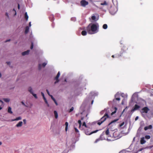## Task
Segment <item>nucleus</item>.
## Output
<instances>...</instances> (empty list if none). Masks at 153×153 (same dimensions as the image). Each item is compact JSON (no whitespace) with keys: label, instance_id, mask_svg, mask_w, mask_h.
Wrapping results in <instances>:
<instances>
[{"label":"nucleus","instance_id":"1","mask_svg":"<svg viewBox=\"0 0 153 153\" xmlns=\"http://www.w3.org/2000/svg\"><path fill=\"white\" fill-rule=\"evenodd\" d=\"M99 25L98 24H92L91 26L88 25L86 27V30L89 34L96 33L98 31Z\"/></svg>","mask_w":153,"mask_h":153},{"label":"nucleus","instance_id":"2","mask_svg":"<svg viewBox=\"0 0 153 153\" xmlns=\"http://www.w3.org/2000/svg\"><path fill=\"white\" fill-rule=\"evenodd\" d=\"M109 116L108 115V114L107 113H105L104 116L101 118L100 119V121H102L103 122L105 121L106 120L107 118H109Z\"/></svg>","mask_w":153,"mask_h":153},{"label":"nucleus","instance_id":"3","mask_svg":"<svg viewBox=\"0 0 153 153\" xmlns=\"http://www.w3.org/2000/svg\"><path fill=\"white\" fill-rule=\"evenodd\" d=\"M80 4L82 6L84 7L88 4V2L85 0H82L80 1Z\"/></svg>","mask_w":153,"mask_h":153},{"label":"nucleus","instance_id":"4","mask_svg":"<svg viewBox=\"0 0 153 153\" xmlns=\"http://www.w3.org/2000/svg\"><path fill=\"white\" fill-rule=\"evenodd\" d=\"M60 75V73L59 71L58 72L56 76L55 77L54 79L55 80H56V81L54 82V84H56L57 83H58L59 81V77Z\"/></svg>","mask_w":153,"mask_h":153},{"label":"nucleus","instance_id":"5","mask_svg":"<svg viewBox=\"0 0 153 153\" xmlns=\"http://www.w3.org/2000/svg\"><path fill=\"white\" fill-rule=\"evenodd\" d=\"M140 108V106L137 105V104H135L134 107L131 110V111L133 112L136 110L139 109Z\"/></svg>","mask_w":153,"mask_h":153},{"label":"nucleus","instance_id":"6","mask_svg":"<svg viewBox=\"0 0 153 153\" xmlns=\"http://www.w3.org/2000/svg\"><path fill=\"white\" fill-rule=\"evenodd\" d=\"M113 137L116 140L120 138V136L117 132H114L113 134Z\"/></svg>","mask_w":153,"mask_h":153},{"label":"nucleus","instance_id":"7","mask_svg":"<svg viewBox=\"0 0 153 153\" xmlns=\"http://www.w3.org/2000/svg\"><path fill=\"white\" fill-rule=\"evenodd\" d=\"M124 51L123 50H121V51L119 53H117L115 55V57L118 58L123 55V54Z\"/></svg>","mask_w":153,"mask_h":153},{"label":"nucleus","instance_id":"8","mask_svg":"<svg viewBox=\"0 0 153 153\" xmlns=\"http://www.w3.org/2000/svg\"><path fill=\"white\" fill-rule=\"evenodd\" d=\"M142 110L143 111L142 112L147 113L149 110V109L147 107H145L142 109Z\"/></svg>","mask_w":153,"mask_h":153},{"label":"nucleus","instance_id":"9","mask_svg":"<svg viewBox=\"0 0 153 153\" xmlns=\"http://www.w3.org/2000/svg\"><path fill=\"white\" fill-rule=\"evenodd\" d=\"M98 130H96V131H93L91 132H89V131H85V134L87 135H91L94 133H96L97 131H98Z\"/></svg>","mask_w":153,"mask_h":153},{"label":"nucleus","instance_id":"10","mask_svg":"<svg viewBox=\"0 0 153 153\" xmlns=\"http://www.w3.org/2000/svg\"><path fill=\"white\" fill-rule=\"evenodd\" d=\"M146 142V141L144 139V137H142L141 138L140 140V143L141 144H143Z\"/></svg>","mask_w":153,"mask_h":153},{"label":"nucleus","instance_id":"11","mask_svg":"<svg viewBox=\"0 0 153 153\" xmlns=\"http://www.w3.org/2000/svg\"><path fill=\"white\" fill-rule=\"evenodd\" d=\"M152 128V126L151 125H150L148 126H146L144 128V129L145 131H146L148 129H151Z\"/></svg>","mask_w":153,"mask_h":153},{"label":"nucleus","instance_id":"12","mask_svg":"<svg viewBox=\"0 0 153 153\" xmlns=\"http://www.w3.org/2000/svg\"><path fill=\"white\" fill-rule=\"evenodd\" d=\"M28 90V91H29V92L31 94L33 95V96H36V94H33L32 88H31V87H30L29 88Z\"/></svg>","mask_w":153,"mask_h":153},{"label":"nucleus","instance_id":"13","mask_svg":"<svg viewBox=\"0 0 153 153\" xmlns=\"http://www.w3.org/2000/svg\"><path fill=\"white\" fill-rule=\"evenodd\" d=\"M125 94L120 91L118 92L115 94V96H125Z\"/></svg>","mask_w":153,"mask_h":153},{"label":"nucleus","instance_id":"14","mask_svg":"<svg viewBox=\"0 0 153 153\" xmlns=\"http://www.w3.org/2000/svg\"><path fill=\"white\" fill-rule=\"evenodd\" d=\"M30 52V50H27L26 51L23 52L22 53V56H25L26 55H28Z\"/></svg>","mask_w":153,"mask_h":153},{"label":"nucleus","instance_id":"15","mask_svg":"<svg viewBox=\"0 0 153 153\" xmlns=\"http://www.w3.org/2000/svg\"><path fill=\"white\" fill-rule=\"evenodd\" d=\"M22 125V121H20L16 125V126L17 127H21Z\"/></svg>","mask_w":153,"mask_h":153},{"label":"nucleus","instance_id":"16","mask_svg":"<svg viewBox=\"0 0 153 153\" xmlns=\"http://www.w3.org/2000/svg\"><path fill=\"white\" fill-rule=\"evenodd\" d=\"M90 94L91 96H97L98 95V94L97 92H91L90 93Z\"/></svg>","mask_w":153,"mask_h":153},{"label":"nucleus","instance_id":"17","mask_svg":"<svg viewBox=\"0 0 153 153\" xmlns=\"http://www.w3.org/2000/svg\"><path fill=\"white\" fill-rule=\"evenodd\" d=\"M11 108L10 107H8L7 112L8 113L12 114L13 113V112L12 111Z\"/></svg>","mask_w":153,"mask_h":153},{"label":"nucleus","instance_id":"18","mask_svg":"<svg viewBox=\"0 0 153 153\" xmlns=\"http://www.w3.org/2000/svg\"><path fill=\"white\" fill-rule=\"evenodd\" d=\"M29 28L28 26H26L25 28V34L27 33L29 30Z\"/></svg>","mask_w":153,"mask_h":153},{"label":"nucleus","instance_id":"19","mask_svg":"<svg viewBox=\"0 0 153 153\" xmlns=\"http://www.w3.org/2000/svg\"><path fill=\"white\" fill-rule=\"evenodd\" d=\"M54 114L55 117V118L57 119L58 117V115L57 111H54Z\"/></svg>","mask_w":153,"mask_h":153},{"label":"nucleus","instance_id":"20","mask_svg":"<svg viewBox=\"0 0 153 153\" xmlns=\"http://www.w3.org/2000/svg\"><path fill=\"white\" fill-rule=\"evenodd\" d=\"M109 130L108 128H107L106 131L105 132V134L108 137L109 136Z\"/></svg>","mask_w":153,"mask_h":153},{"label":"nucleus","instance_id":"21","mask_svg":"<svg viewBox=\"0 0 153 153\" xmlns=\"http://www.w3.org/2000/svg\"><path fill=\"white\" fill-rule=\"evenodd\" d=\"M43 97L45 103L49 107V105L48 104V102L47 100L45 97V96H43Z\"/></svg>","mask_w":153,"mask_h":153},{"label":"nucleus","instance_id":"22","mask_svg":"<svg viewBox=\"0 0 153 153\" xmlns=\"http://www.w3.org/2000/svg\"><path fill=\"white\" fill-rule=\"evenodd\" d=\"M87 32L85 30H83L82 31L81 34L83 36H85L87 34Z\"/></svg>","mask_w":153,"mask_h":153},{"label":"nucleus","instance_id":"23","mask_svg":"<svg viewBox=\"0 0 153 153\" xmlns=\"http://www.w3.org/2000/svg\"><path fill=\"white\" fill-rule=\"evenodd\" d=\"M52 99L54 101V102L55 103L56 105H58V103L55 100V99L53 98V96H51Z\"/></svg>","mask_w":153,"mask_h":153},{"label":"nucleus","instance_id":"24","mask_svg":"<svg viewBox=\"0 0 153 153\" xmlns=\"http://www.w3.org/2000/svg\"><path fill=\"white\" fill-rule=\"evenodd\" d=\"M65 130L66 131H67L68 130V124L67 122H66L65 123Z\"/></svg>","mask_w":153,"mask_h":153},{"label":"nucleus","instance_id":"25","mask_svg":"<svg viewBox=\"0 0 153 153\" xmlns=\"http://www.w3.org/2000/svg\"><path fill=\"white\" fill-rule=\"evenodd\" d=\"M25 19L26 21H27L28 18V16L27 15V12H26L25 15Z\"/></svg>","mask_w":153,"mask_h":153},{"label":"nucleus","instance_id":"26","mask_svg":"<svg viewBox=\"0 0 153 153\" xmlns=\"http://www.w3.org/2000/svg\"><path fill=\"white\" fill-rule=\"evenodd\" d=\"M100 4L102 5H107L108 4L106 1H104L103 3H101Z\"/></svg>","mask_w":153,"mask_h":153},{"label":"nucleus","instance_id":"27","mask_svg":"<svg viewBox=\"0 0 153 153\" xmlns=\"http://www.w3.org/2000/svg\"><path fill=\"white\" fill-rule=\"evenodd\" d=\"M3 100L6 102H8L10 101V100L8 98H4Z\"/></svg>","mask_w":153,"mask_h":153},{"label":"nucleus","instance_id":"28","mask_svg":"<svg viewBox=\"0 0 153 153\" xmlns=\"http://www.w3.org/2000/svg\"><path fill=\"white\" fill-rule=\"evenodd\" d=\"M103 28L104 29H106L107 28V25L106 24H104L103 25Z\"/></svg>","mask_w":153,"mask_h":153},{"label":"nucleus","instance_id":"29","mask_svg":"<svg viewBox=\"0 0 153 153\" xmlns=\"http://www.w3.org/2000/svg\"><path fill=\"white\" fill-rule=\"evenodd\" d=\"M21 117H17L15 120H13V121L18 120L21 119Z\"/></svg>","mask_w":153,"mask_h":153},{"label":"nucleus","instance_id":"30","mask_svg":"<svg viewBox=\"0 0 153 153\" xmlns=\"http://www.w3.org/2000/svg\"><path fill=\"white\" fill-rule=\"evenodd\" d=\"M115 108V110L114 111L112 112L111 114V115H113L114 114H115L116 112V111L117 110V108Z\"/></svg>","mask_w":153,"mask_h":153},{"label":"nucleus","instance_id":"31","mask_svg":"<svg viewBox=\"0 0 153 153\" xmlns=\"http://www.w3.org/2000/svg\"><path fill=\"white\" fill-rule=\"evenodd\" d=\"M150 135H147L145 136V138L147 139H149L150 138Z\"/></svg>","mask_w":153,"mask_h":153},{"label":"nucleus","instance_id":"32","mask_svg":"<svg viewBox=\"0 0 153 153\" xmlns=\"http://www.w3.org/2000/svg\"><path fill=\"white\" fill-rule=\"evenodd\" d=\"M74 109V108L73 107H72L71 108H70V109L69 110V111H68L70 113V112H72V111H73Z\"/></svg>","mask_w":153,"mask_h":153},{"label":"nucleus","instance_id":"33","mask_svg":"<svg viewBox=\"0 0 153 153\" xmlns=\"http://www.w3.org/2000/svg\"><path fill=\"white\" fill-rule=\"evenodd\" d=\"M78 123L79 124V127H80L82 125L81 121L80 120H79L78 121Z\"/></svg>","mask_w":153,"mask_h":153},{"label":"nucleus","instance_id":"34","mask_svg":"<svg viewBox=\"0 0 153 153\" xmlns=\"http://www.w3.org/2000/svg\"><path fill=\"white\" fill-rule=\"evenodd\" d=\"M103 122L102 121H100V120L99 121V122L97 123V124L99 125H100Z\"/></svg>","mask_w":153,"mask_h":153},{"label":"nucleus","instance_id":"35","mask_svg":"<svg viewBox=\"0 0 153 153\" xmlns=\"http://www.w3.org/2000/svg\"><path fill=\"white\" fill-rule=\"evenodd\" d=\"M96 17L94 16H91V19L93 20H95L96 19Z\"/></svg>","mask_w":153,"mask_h":153},{"label":"nucleus","instance_id":"36","mask_svg":"<svg viewBox=\"0 0 153 153\" xmlns=\"http://www.w3.org/2000/svg\"><path fill=\"white\" fill-rule=\"evenodd\" d=\"M139 92H136L134 93L132 96H138V94L139 93Z\"/></svg>","mask_w":153,"mask_h":153},{"label":"nucleus","instance_id":"37","mask_svg":"<svg viewBox=\"0 0 153 153\" xmlns=\"http://www.w3.org/2000/svg\"><path fill=\"white\" fill-rule=\"evenodd\" d=\"M82 126H85V127H87V125H86V123H85V122H84L83 123V124H82Z\"/></svg>","mask_w":153,"mask_h":153},{"label":"nucleus","instance_id":"38","mask_svg":"<svg viewBox=\"0 0 153 153\" xmlns=\"http://www.w3.org/2000/svg\"><path fill=\"white\" fill-rule=\"evenodd\" d=\"M33 42L31 43V45L30 46V49H32L33 48Z\"/></svg>","mask_w":153,"mask_h":153},{"label":"nucleus","instance_id":"39","mask_svg":"<svg viewBox=\"0 0 153 153\" xmlns=\"http://www.w3.org/2000/svg\"><path fill=\"white\" fill-rule=\"evenodd\" d=\"M46 64H47V63L45 62H44V63H42V66L43 67H45V66H46Z\"/></svg>","mask_w":153,"mask_h":153},{"label":"nucleus","instance_id":"40","mask_svg":"<svg viewBox=\"0 0 153 153\" xmlns=\"http://www.w3.org/2000/svg\"><path fill=\"white\" fill-rule=\"evenodd\" d=\"M118 120V119H117V120H114V121H112V122H111L109 124V125H110L112 123H113V122H116L117 121V120Z\"/></svg>","mask_w":153,"mask_h":153},{"label":"nucleus","instance_id":"41","mask_svg":"<svg viewBox=\"0 0 153 153\" xmlns=\"http://www.w3.org/2000/svg\"><path fill=\"white\" fill-rule=\"evenodd\" d=\"M125 123L124 122H122L121 124H120V127H121L123 126L124 124Z\"/></svg>","mask_w":153,"mask_h":153},{"label":"nucleus","instance_id":"42","mask_svg":"<svg viewBox=\"0 0 153 153\" xmlns=\"http://www.w3.org/2000/svg\"><path fill=\"white\" fill-rule=\"evenodd\" d=\"M38 68L39 70H40L41 69V65L39 64L38 66Z\"/></svg>","mask_w":153,"mask_h":153},{"label":"nucleus","instance_id":"43","mask_svg":"<svg viewBox=\"0 0 153 153\" xmlns=\"http://www.w3.org/2000/svg\"><path fill=\"white\" fill-rule=\"evenodd\" d=\"M74 129H75V131L76 132H79L78 130V129L76 128H74Z\"/></svg>","mask_w":153,"mask_h":153},{"label":"nucleus","instance_id":"44","mask_svg":"<svg viewBox=\"0 0 153 153\" xmlns=\"http://www.w3.org/2000/svg\"><path fill=\"white\" fill-rule=\"evenodd\" d=\"M105 134L104 133V132L100 136V137L102 138V137Z\"/></svg>","mask_w":153,"mask_h":153},{"label":"nucleus","instance_id":"45","mask_svg":"<svg viewBox=\"0 0 153 153\" xmlns=\"http://www.w3.org/2000/svg\"><path fill=\"white\" fill-rule=\"evenodd\" d=\"M21 103H22V105H24L26 107H27V106H26L25 104V103L23 102H21Z\"/></svg>","mask_w":153,"mask_h":153},{"label":"nucleus","instance_id":"46","mask_svg":"<svg viewBox=\"0 0 153 153\" xmlns=\"http://www.w3.org/2000/svg\"><path fill=\"white\" fill-rule=\"evenodd\" d=\"M100 140V139H97L96 140H95V143H97L98 141H99Z\"/></svg>","mask_w":153,"mask_h":153},{"label":"nucleus","instance_id":"47","mask_svg":"<svg viewBox=\"0 0 153 153\" xmlns=\"http://www.w3.org/2000/svg\"><path fill=\"white\" fill-rule=\"evenodd\" d=\"M46 91H47L48 94L49 96H52L50 94L49 92L48 91V90H46Z\"/></svg>","mask_w":153,"mask_h":153},{"label":"nucleus","instance_id":"48","mask_svg":"<svg viewBox=\"0 0 153 153\" xmlns=\"http://www.w3.org/2000/svg\"><path fill=\"white\" fill-rule=\"evenodd\" d=\"M23 121L24 122V123L25 124L26 123V120L25 119H24L23 120Z\"/></svg>","mask_w":153,"mask_h":153},{"label":"nucleus","instance_id":"49","mask_svg":"<svg viewBox=\"0 0 153 153\" xmlns=\"http://www.w3.org/2000/svg\"><path fill=\"white\" fill-rule=\"evenodd\" d=\"M13 11H14L15 12V13L14 15H15V16L16 15V10H15V9H13Z\"/></svg>","mask_w":153,"mask_h":153},{"label":"nucleus","instance_id":"50","mask_svg":"<svg viewBox=\"0 0 153 153\" xmlns=\"http://www.w3.org/2000/svg\"><path fill=\"white\" fill-rule=\"evenodd\" d=\"M5 15H6V16L7 17H9L8 14V13H5Z\"/></svg>","mask_w":153,"mask_h":153},{"label":"nucleus","instance_id":"51","mask_svg":"<svg viewBox=\"0 0 153 153\" xmlns=\"http://www.w3.org/2000/svg\"><path fill=\"white\" fill-rule=\"evenodd\" d=\"M138 119V116H137L136 117V118H135V120H137Z\"/></svg>","mask_w":153,"mask_h":153},{"label":"nucleus","instance_id":"52","mask_svg":"<svg viewBox=\"0 0 153 153\" xmlns=\"http://www.w3.org/2000/svg\"><path fill=\"white\" fill-rule=\"evenodd\" d=\"M18 8L19 9H20V5L19 4H18Z\"/></svg>","mask_w":153,"mask_h":153},{"label":"nucleus","instance_id":"53","mask_svg":"<svg viewBox=\"0 0 153 153\" xmlns=\"http://www.w3.org/2000/svg\"><path fill=\"white\" fill-rule=\"evenodd\" d=\"M0 102H1L2 104L3 103V102L1 100H0Z\"/></svg>","mask_w":153,"mask_h":153},{"label":"nucleus","instance_id":"54","mask_svg":"<svg viewBox=\"0 0 153 153\" xmlns=\"http://www.w3.org/2000/svg\"><path fill=\"white\" fill-rule=\"evenodd\" d=\"M120 98H116V100H120Z\"/></svg>","mask_w":153,"mask_h":153},{"label":"nucleus","instance_id":"55","mask_svg":"<svg viewBox=\"0 0 153 153\" xmlns=\"http://www.w3.org/2000/svg\"><path fill=\"white\" fill-rule=\"evenodd\" d=\"M41 94H42V96H44V93L42 92H41Z\"/></svg>","mask_w":153,"mask_h":153},{"label":"nucleus","instance_id":"56","mask_svg":"<svg viewBox=\"0 0 153 153\" xmlns=\"http://www.w3.org/2000/svg\"><path fill=\"white\" fill-rule=\"evenodd\" d=\"M31 25V22H30L29 23V26L30 27Z\"/></svg>","mask_w":153,"mask_h":153},{"label":"nucleus","instance_id":"57","mask_svg":"<svg viewBox=\"0 0 153 153\" xmlns=\"http://www.w3.org/2000/svg\"><path fill=\"white\" fill-rule=\"evenodd\" d=\"M150 96H153V92H152V93H151Z\"/></svg>","mask_w":153,"mask_h":153},{"label":"nucleus","instance_id":"58","mask_svg":"<svg viewBox=\"0 0 153 153\" xmlns=\"http://www.w3.org/2000/svg\"><path fill=\"white\" fill-rule=\"evenodd\" d=\"M83 119H84L83 117H81V120H82Z\"/></svg>","mask_w":153,"mask_h":153},{"label":"nucleus","instance_id":"59","mask_svg":"<svg viewBox=\"0 0 153 153\" xmlns=\"http://www.w3.org/2000/svg\"><path fill=\"white\" fill-rule=\"evenodd\" d=\"M7 63L8 64H10V62H7Z\"/></svg>","mask_w":153,"mask_h":153},{"label":"nucleus","instance_id":"60","mask_svg":"<svg viewBox=\"0 0 153 153\" xmlns=\"http://www.w3.org/2000/svg\"><path fill=\"white\" fill-rule=\"evenodd\" d=\"M10 40V39H9V40H7L6 41H5V42H8V41H9Z\"/></svg>","mask_w":153,"mask_h":153},{"label":"nucleus","instance_id":"61","mask_svg":"<svg viewBox=\"0 0 153 153\" xmlns=\"http://www.w3.org/2000/svg\"><path fill=\"white\" fill-rule=\"evenodd\" d=\"M127 108V107H126V108H125V109H124L123 110V113L124 111H125V109L126 108Z\"/></svg>","mask_w":153,"mask_h":153},{"label":"nucleus","instance_id":"62","mask_svg":"<svg viewBox=\"0 0 153 153\" xmlns=\"http://www.w3.org/2000/svg\"><path fill=\"white\" fill-rule=\"evenodd\" d=\"M111 57H112L114 58V55H113Z\"/></svg>","mask_w":153,"mask_h":153},{"label":"nucleus","instance_id":"63","mask_svg":"<svg viewBox=\"0 0 153 153\" xmlns=\"http://www.w3.org/2000/svg\"><path fill=\"white\" fill-rule=\"evenodd\" d=\"M34 97H35V98L36 99H37V96H34Z\"/></svg>","mask_w":153,"mask_h":153},{"label":"nucleus","instance_id":"64","mask_svg":"<svg viewBox=\"0 0 153 153\" xmlns=\"http://www.w3.org/2000/svg\"><path fill=\"white\" fill-rule=\"evenodd\" d=\"M2 108V107L0 106V110H1Z\"/></svg>","mask_w":153,"mask_h":153}]
</instances>
